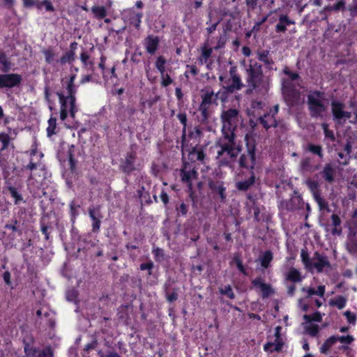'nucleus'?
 I'll return each mask as SVG.
<instances>
[{
    "mask_svg": "<svg viewBox=\"0 0 357 357\" xmlns=\"http://www.w3.org/2000/svg\"><path fill=\"white\" fill-rule=\"evenodd\" d=\"M331 218L332 220V225H326L325 230L328 233V234H331L332 235L335 236V213H333L331 215Z\"/></svg>",
    "mask_w": 357,
    "mask_h": 357,
    "instance_id": "de8ad7c7",
    "label": "nucleus"
},
{
    "mask_svg": "<svg viewBox=\"0 0 357 357\" xmlns=\"http://www.w3.org/2000/svg\"><path fill=\"white\" fill-rule=\"evenodd\" d=\"M221 293L222 294H225L226 296H227L229 298L231 299H233L234 298L235 296H234V294L231 288V287L229 285L228 286H226L225 287V289H222L221 290Z\"/></svg>",
    "mask_w": 357,
    "mask_h": 357,
    "instance_id": "5fc2aeb1",
    "label": "nucleus"
},
{
    "mask_svg": "<svg viewBox=\"0 0 357 357\" xmlns=\"http://www.w3.org/2000/svg\"><path fill=\"white\" fill-rule=\"evenodd\" d=\"M92 13L98 18L102 19L107 15V11L103 6H93L91 8Z\"/></svg>",
    "mask_w": 357,
    "mask_h": 357,
    "instance_id": "f704fd0d",
    "label": "nucleus"
},
{
    "mask_svg": "<svg viewBox=\"0 0 357 357\" xmlns=\"http://www.w3.org/2000/svg\"><path fill=\"white\" fill-rule=\"evenodd\" d=\"M335 344V335L331 336L321 347L320 350L322 354H328L333 345Z\"/></svg>",
    "mask_w": 357,
    "mask_h": 357,
    "instance_id": "c756f323",
    "label": "nucleus"
},
{
    "mask_svg": "<svg viewBox=\"0 0 357 357\" xmlns=\"http://www.w3.org/2000/svg\"><path fill=\"white\" fill-rule=\"evenodd\" d=\"M307 150L314 154L318 155L320 158L322 157L321 146L310 144L307 146Z\"/></svg>",
    "mask_w": 357,
    "mask_h": 357,
    "instance_id": "37998d69",
    "label": "nucleus"
},
{
    "mask_svg": "<svg viewBox=\"0 0 357 357\" xmlns=\"http://www.w3.org/2000/svg\"><path fill=\"white\" fill-rule=\"evenodd\" d=\"M56 95L58 96L59 102L61 103V119L64 120L68 115L67 110L68 109V102H66V99L62 93L57 92Z\"/></svg>",
    "mask_w": 357,
    "mask_h": 357,
    "instance_id": "b1692460",
    "label": "nucleus"
},
{
    "mask_svg": "<svg viewBox=\"0 0 357 357\" xmlns=\"http://www.w3.org/2000/svg\"><path fill=\"white\" fill-rule=\"evenodd\" d=\"M247 82L264 75L262 73L261 66L260 64H258L257 63H255L252 65L251 64L250 66V68L247 69Z\"/></svg>",
    "mask_w": 357,
    "mask_h": 357,
    "instance_id": "f3484780",
    "label": "nucleus"
},
{
    "mask_svg": "<svg viewBox=\"0 0 357 357\" xmlns=\"http://www.w3.org/2000/svg\"><path fill=\"white\" fill-rule=\"evenodd\" d=\"M259 121L264 128L268 130L271 127H276L277 122L274 114H265L263 116L259 117Z\"/></svg>",
    "mask_w": 357,
    "mask_h": 357,
    "instance_id": "6ab92c4d",
    "label": "nucleus"
},
{
    "mask_svg": "<svg viewBox=\"0 0 357 357\" xmlns=\"http://www.w3.org/2000/svg\"><path fill=\"white\" fill-rule=\"evenodd\" d=\"M142 17V14L141 13L135 14V16L130 18V24H133L137 29H139Z\"/></svg>",
    "mask_w": 357,
    "mask_h": 357,
    "instance_id": "a18cd8bd",
    "label": "nucleus"
},
{
    "mask_svg": "<svg viewBox=\"0 0 357 357\" xmlns=\"http://www.w3.org/2000/svg\"><path fill=\"white\" fill-rule=\"evenodd\" d=\"M177 117L183 126L182 129V141H184L186 137V127H187V116L185 113H179L177 114Z\"/></svg>",
    "mask_w": 357,
    "mask_h": 357,
    "instance_id": "72a5a7b5",
    "label": "nucleus"
},
{
    "mask_svg": "<svg viewBox=\"0 0 357 357\" xmlns=\"http://www.w3.org/2000/svg\"><path fill=\"white\" fill-rule=\"evenodd\" d=\"M208 184L212 192L218 194L220 196V201L222 202H225L226 199V189L223 185V182L221 181H213L209 178Z\"/></svg>",
    "mask_w": 357,
    "mask_h": 357,
    "instance_id": "9b49d317",
    "label": "nucleus"
},
{
    "mask_svg": "<svg viewBox=\"0 0 357 357\" xmlns=\"http://www.w3.org/2000/svg\"><path fill=\"white\" fill-rule=\"evenodd\" d=\"M53 351L48 347L45 348L43 350L39 352L38 357H52Z\"/></svg>",
    "mask_w": 357,
    "mask_h": 357,
    "instance_id": "864d4df0",
    "label": "nucleus"
},
{
    "mask_svg": "<svg viewBox=\"0 0 357 357\" xmlns=\"http://www.w3.org/2000/svg\"><path fill=\"white\" fill-rule=\"evenodd\" d=\"M80 59L84 66H87L88 64L90 65L91 67H93V63L92 61L88 62L89 59V56L86 52H82L80 55Z\"/></svg>",
    "mask_w": 357,
    "mask_h": 357,
    "instance_id": "4d7b16f0",
    "label": "nucleus"
},
{
    "mask_svg": "<svg viewBox=\"0 0 357 357\" xmlns=\"http://www.w3.org/2000/svg\"><path fill=\"white\" fill-rule=\"evenodd\" d=\"M347 303V298L343 296H336V307L339 310L344 308Z\"/></svg>",
    "mask_w": 357,
    "mask_h": 357,
    "instance_id": "09e8293b",
    "label": "nucleus"
},
{
    "mask_svg": "<svg viewBox=\"0 0 357 357\" xmlns=\"http://www.w3.org/2000/svg\"><path fill=\"white\" fill-rule=\"evenodd\" d=\"M56 127V119L54 117H51L48 121V127L47 128V136L51 137L56 133L54 131Z\"/></svg>",
    "mask_w": 357,
    "mask_h": 357,
    "instance_id": "e433bc0d",
    "label": "nucleus"
},
{
    "mask_svg": "<svg viewBox=\"0 0 357 357\" xmlns=\"http://www.w3.org/2000/svg\"><path fill=\"white\" fill-rule=\"evenodd\" d=\"M269 54V52L267 50H264L258 53V59L261 62L264 63L266 65H270L273 63L272 59H270L268 56Z\"/></svg>",
    "mask_w": 357,
    "mask_h": 357,
    "instance_id": "58836bf2",
    "label": "nucleus"
},
{
    "mask_svg": "<svg viewBox=\"0 0 357 357\" xmlns=\"http://www.w3.org/2000/svg\"><path fill=\"white\" fill-rule=\"evenodd\" d=\"M301 255L305 268L311 272H313L314 270L317 272H321L324 267L329 266L326 257L320 255L317 252L314 254L312 257H310L307 252L302 250Z\"/></svg>",
    "mask_w": 357,
    "mask_h": 357,
    "instance_id": "f03ea898",
    "label": "nucleus"
},
{
    "mask_svg": "<svg viewBox=\"0 0 357 357\" xmlns=\"http://www.w3.org/2000/svg\"><path fill=\"white\" fill-rule=\"evenodd\" d=\"M256 182V176L253 171L250 172V176L248 178L238 181L236 183V188L239 191L245 192L251 188Z\"/></svg>",
    "mask_w": 357,
    "mask_h": 357,
    "instance_id": "4468645a",
    "label": "nucleus"
},
{
    "mask_svg": "<svg viewBox=\"0 0 357 357\" xmlns=\"http://www.w3.org/2000/svg\"><path fill=\"white\" fill-rule=\"evenodd\" d=\"M282 94L284 100L290 107L300 105L305 102L304 96H302L301 93L295 89L284 92Z\"/></svg>",
    "mask_w": 357,
    "mask_h": 357,
    "instance_id": "423d86ee",
    "label": "nucleus"
},
{
    "mask_svg": "<svg viewBox=\"0 0 357 357\" xmlns=\"http://www.w3.org/2000/svg\"><path fill=\"white\" fill-rule=\"evenodd\" d=\"M326 103L324 94L319 91H310L307 95L309 109L310 114L314 117L323 116L327 108Z\"/></svg>",
    "mask_w": 357,
    "mask_h": 357,
    "instance_id": "f257e3e1",
    "label": "nucleus"
},
{
    "mask_svg": "<svg viewBox=\"0 0 357 357\" xmlns=\"http://www.w3.org/2000/svg\"><path fill=\"white\" fill-rule=\"evenodd\" d=\"M181 180L183 182L189 183L192 178L196 179L197 177V172L195 169H187V165H185L183 169H181Z\"/></svg>",
    "mask_w": 357,
    "mask_h": 357,
    "instance_id": "412c9836",
    "label": "nucleus"
},
{
    "mask_svg": "<svg viewBox=\"0 0 357 357\" xmlns=\"http://www.w3.org/2000/svg\"><path fill=\"white\" fill-rule=\"evenodd\" d=\"M343 316L345 317L347 324L352 326H355L357 322V315L355 312L351 310H347L343 312Z\"/></svg>",
    "mask_w": 357,
    "mask_h": 357,
    "instance_id": "c85d7f7f",
    "label": "nucleus"
},
{
    "mask_svg": "<svg viewBox=\"0 0 357 357\" xmlns=\"http://www.w3.org/2000/svg\"><path fill=\"white\" fill-rule=\"evenodd\" d=\"M354 5L349 6V11L352 16H357V0H353Z\"/></svg>",
    "mask_w": 357,
    "mask_h": 357,
    "instance_id": "0e129e2a",
    "label": "nucleus"
},
{
    "mask_svg": "<svg viewBox=\"0 0 357 357\" xmlns=\"http://www.w3.org/2000/svg\"><path fill=\"white\" fill-rule=\"evenodd\" d=\"M22 81L21 75L16 73L0 74V89L7 88L11 89L19 86Z\"/></svg>",
    "mask_w": 357,
    "mask_h": 357,
    "instance_id": "39448f33",
    "label": "nucleus"
},
{
    "mask_svg": "<svg viewBox=\"0 0 357 357\" xmlns=\"http://www.w3.org/2000/svg\"><path fill=\"white\" fill-rule=\"evenodd\" d=\"M159 40L158 37H153L151 36H148L146 38V50L151 54H153L158 46Z\"/></svg>",
    "mask_w": 357,
    "mask_h": 357,
    "instance_id": "5701e85b",
    "label": "nucleus"
},
{
    "mask_svg": "<svg viewBox=\"0 0 357 357\" xmlns=\"http://www.w3.org/2000/svg\"><path fill=\"white\" fill-rule=\"evenodd\" d=\"M43 52L45 56L46 62L48 63H50L53 61L54 56V54L52 52V51L50 50H43Z\"/></svg>",
    "mask_w": 357,
    "mask_h": 357,
    "instance_id": "6e6d98bb",
    "label": "nucleus"
},
{
    "mask_svg": "<svg viewBox=\"0 0 357 357\" xmlns=\"http://www.w3.org/2000/svg\"><path fill=\"white\" fill-rule=\"evenodd\" d=\"M75 59V53L73 51H69L63 54L60 59V63L65 64L66 63H71Z\"/></svg>",
    "mask_w": 357,
    "mask_h": 357,
    "instance_id": "c9c22d12",
    "label": "nucleus"
},
{
    "mask_svg": "<svg viewBox=\"0 0 357 357\" xmlns=\"http://www.w3.org/2000/svg\"><path fill=\"white\" fill-rule=\"evenodd\" d=\"M322 177L328 182L333 181L334 169L331 164H327L321 172Z\"/></svg>",
    "mask_w": 357,
    "mask_h": 357,
    "instance_id": "a878e982",
    "label": "nucleus"
},
{
    "mask_svg": "<svg viewBox=\"0 0 357 357\" xmlns=\"http://www.w3.org/2000/svg\"><path fill=\"white\" fill-rule=\"evenodd\" d=\"M283 72L285 75L289 76L288 79L291 81H295L300 78L299 75L298 73L291 72L287 67L284 68Z\"/></svg>",
    "mask_w": 357,
    "mask_h": 357,
    "instance_id": "8fccbe9b",
    "label": "nucleus"
},
{
    "mask_svg": "<svg viewBox=\"0 0 357 357\" xmlns=\"http://www.w3.org/2000/svg\"><path fill=\"white\" fill-rule=\"evenodd\" d=\"M294 22L291 20L287 15H282L279 17L278 23L275 26L277 33H284L287 31V26L294 24Z\"/></svg>",
    "mask_w": 357,
    "mask_h": 357,
    "instance_id": "a211bd4d",
    "label": "nucleus"
},
{
    "mask_svg": "<svg viewBox=\"0 0 357 357\" xmlns=\"http://www.w3.org/2000/svg\"><path fill=\"white\" fill-rule=\"evenodd\" d=\"M343 107L344 105L342 103L336 101V121L342 119L347 120L351 117V112L344 111Z\"/></svg>",
    "mask_w": 357,
    "mask_h": 357,
    "instance_id": "aec40b11",
    "label": "nucleus"
},
{
    "mask_svg": "<svg viewBox=\"0 0 357 357\" xmlns=\"http://www.w3.org/2000/svg\"><path fill=\"white\" fill-rule=\"evenodd\" d=\"M169 284H167L166 283L165 284V294H166V298H167V300L169 302V303H172L175 301H176L178 299V294L176 291H174L173 293L172 294H169L167 291L169 287Z\"/></svg>",
    "mask_w": 357,
    "mask_h": 357,
    "instance_id": "a19ab883",
    "label": "nucleus"
},
{
    "mask_svg": "<svg viewBox=\"0 0 357 357\" xmlns=\"http://www.w3.org/2000/svg\"><path fill=\"white\" fill-rule=\"evenodd\" d=\"M351 145L350 143L348 142L345 145V147H344V151L346 152V153L344 154L342 152H338L337 153V155H338V156L340 158V160H338V162H339L340 164L345 165V164L347 163L348 160H349V158L347 156L351 153Z\"/></svg>",
    "mask_w": 357,
    "mask_h": 357,
    "instance_id": "cd10ccee",
    "label": "nucleus"
},
{
    "mask_svg": "<svg viewBox=\"0 0 357 357\" xmlns=\"http://www.w3.org/2000/svg\"><path fill=\"white\" fill-rule=\"evenodd\" d=\"M248 83L250 88L249 90L256 89L262 93L266 92L269 86L268 79L264 75L249 80L248 81Z\"/></svg>",
    "mask_w": 357,
    "mask_h": 357,
    "instance_id": "1a4fd4ad",
    "label": "nucleus"
},
{
    "mask_svg": "<svg viewBox=\"0 0 357 357\" xmlns=\"http://www.w3.org/2000/svg\"><path fill=\"white\" fill-rule=\"evenodd\" d=\"M252 284L254 287H258L260 289L262 293V297L267 298L271 294H274V290L271 287V284H266L262 282L261 278H257L252 281Z\"/></svg>",
    "mask_w": 357,
    "mask_h": 357,
    "instance_id": "ddd939ff",
    "label": "nucleus"
},
{
    "mask_svg": "<svg viewBox=\"0 0 357 357\" xmlns=\"http://www.w3.org/2000/svg\"><path fill=\"white\" fill-rule=\"evenodd\" d=\"M291 82L292 81L289 79H283V81H282V93H284V92H287V91H290V90L294 89Z\"/></svg>",
    "mask_w": 357,
    "mask_h": 357,
    "instance_id": "49530a36",
    "label": "nucleus"
},
{
    "mask_svg": "<svg viewBox=\"0 0 357 357\" xmlns=\"http://www.w3.org/2000/svg\"><path fill=\"white\" fill-rule=\"evenodd\" d=\"M162 78V85L164 86H167L168 85L172 84L173 82L172 79L167 74L165 76L164 75V77Z\"/></svg>",
    "mask_w": 357,
    "mask_h": 357,
    "instance_id": "680f3d73",
    "label": "nucleus"
},
{
    "mask_svg": "<svg viewBox=\"0 0 357 357\" xmlns=\"http://www.w3.org/2000/svg\"><path fill=\"white\" fill-rule=\"evenodd\" d=\"M234 261L236 262V266L238 268V270L242 272L244 275H247V273L243 267V265L242 264L241 260L238 257H234Z\"/></svg>",
    "mask_w": 357,
    "mask_h": 357,
    "instance_id": "bf43d9fd",
    "label": "nucleus"
},
{
    "mask_svg": "<svg viewBox=\"0 0 357 357\" xmlns=\"http://www.w3.org/2000/svg\"><path fill=\"white\" fill-rule=\"evenodd\" d=\"M42 4L43 6H45V9L47 10V11H51V12H53L54 11V6H52V3L48 1V0H44L43 2H42Z\"/></svg>",
    "mask_w": 357,
    "mask_h": 357,
    "instance_id": "e2e57ef3",
    "label": "nucleus"
},
{
    "mask_svg": "<svg viewBox=\"0 0 357 357\" xmlns=\"http://www.w3.org/2000/svg\"><path fill=\"white\" fill-rule=\"evenodd\" d=\"M135 160V153H130L127 155L125 160L120 165V169L126 174H130L135 168L134 166V162Z\"/></svg>",
    "mask_w": 357,
    "mask_h": 357,
    "instance_id": "2eb2a0df",
    "label": "nucleus"
},
{
    "mask_svg": "<svg viewBox=\"0 0 357 357\" xmlns=\"http://www.w3.org/2000/svg\"><path fill=\"white\" fill-rule=\"evenodd\" d=\"M78 296L79 292L75 289H68L66 294V298L67 301L69 302H73L77 305L79 303V299L78 298Z\"/></svg>",
    "mask_w": 357,
    "mask_h": 357,
    "instance_id": "bb28decb",
    "label": "nucleus"
},
{
    "mask_svg": "<svg viewBox=\"0 0 357 357\" xmlns=\"http://www.w3.org/2000/svg\"><path fill=\"white\" fill-rule=\"evenodd\" d=\"M322 128L324 129L326 137L333 140L334 139L333 132L332 130H330L328 129V126L326 123H323Z\"/></svg>",
    "mask_w": 357,
    "mask_h": 357,
    "instance_id": "13d9d810",
    "label": "nucleus"
},
{
    "mask_svg": "<svg viewBox=\"0 0 357 357\" xmlns=\"http://www.w3.org/2000/svg\"><path fill=\"white\" fill-rule=\"evenodd\" d=\"M190 155H196L197 160L199 161H203L205 158V154L202 150H197L196 148H193L190 151Z\"/></svg>",
    "mask_w": 357,
    "mask_h": 357,
    "instance_id": "3c124183",
    "label": "nucleus"
},
{
    "mask_svg": "<svg viewBox=\"0 0 357 357\" xmlns=\"http://www.w3.org/2000/svg\"><path fill=\"white\" fill-rule=\"evenodd\" d=\"M8 190L10 193L11 196L15 198V204H18L20 201L22 200V195L17 191V189L11 185L7 187Z\"/></svg>",
    "mask_w": 357,
    "mask_h": 357,
    "instance_id": "ea45409f",
    "label": "nucleus"
},
{
    "mask_svg": "<svg viewBox=\"0 0 357 357\" xmlns=\"http://www.w3.org/2000/svg\"><path fill=\"white\" fill-rule=\"evenodd\" d=\"M354 340L355 338L352 335H336V342L340 343L338 349L346 353L347 355L351 351L350 345Z\"/></svg>",
    "mask_w": 357,
    "mask_h": 357,
    "instance_id": "9d476101",
    "label": "nucleus"
},
{
    "mask_svg": "<svg viewBox=\"0 0 357 357\" xmlns=\"http://www.w3.org/2000/svg\"><path fill=\"white\" fill-rule=\"evenodd\" d=\"M153 267V264L152 262L149 263H143L140 265V269L144 270H149L151 271Z\"/></svg>",
    "mask_w": 357,
    "mask_h": 357,
    "instance_id": "69168bd1",
    "label": "nucleus"
},
{
    "mask_svg": "<svg viewBox=\"0 0 357 357\" xmlns=\"http://www.w3.org/2000/svg\"><path fill=\"white\" fill-rule=\"evenodd\" d=\"M255 147H248L247 154H243L239 159V165L243 168H249L252 171L255 165Z\"/></svg>",
    "mask_w": 357,
    "mask_h": 357,
    "instance_id": "0eeeda50",
    "label": "nucleus"
},
{
    "mask_svg": "<svg viewBox=\"0 0 357 357\" xmlns=\"http://www.w3.org/2000/svg\"><path fill=\"white\" fill-rule=\"evenodd\" d=\"M89 213L91 218L93 220V231L97 232L100 229V218L102 215L100 213V207L90 208L89 209Z\"/></svg>",
    "mask_w": 357,
    "mask_h": 357,
    "instance_id": "dca6fc26",
    "label": "nucleus"
},
{
    "mask_svg": "<svg viewBox=\"0 0 357 357\" xmlns=\"http://www.w3.org/2000/svg\"><path fill=\"white\" fill-rule=\"evenodd\" d=\"M314 197L315 200L318 203L321 210L326 209L328 212L330 211V209L328 207L326 202L325 201V199L320 197L318 192H314Z\"/></svg>",
    "mask_w": 357,
    "mask_h": 357,
    "instance_id": "4c0bfd02",
    "label": "nucleus"
},
{
    "mask_svg": "<svg viewBox=\"0 0 357 357\" xmlns=\"http://www.w3.org/2000/svg\"><path fill=\"white\" fill-rule=\"evenodd\" d=\"M303 319L305 320L307 323H310L312 321H321V314L318 312L314 313L312 316L308 314H305L303 316Z\"/></svg>",
    "mask_w": 357,
    "mask_h": 357,
    "instance_id": "79ce46f5",
    "label": "nucleus"
},
{
    "mask_svg": "<svg viewBox=\"0 0 357 357\" xmlns=\"http://www.w3.org/2000/svg\"><path fill=\"white\" fill-rule=\"evenodd\" d=\"M68 96L65 97L66 102H69V112L71 117L74 118L77 109L75 107V86L74 84H68L67 86Z\"/></svg>",
    "mask_w": 357,
    "mask_h": 357,
    "instance_id": "f8f14e48",
    "label": "nucleus"
},
{
    "mask_svg": "<svg viewBox=\"0 0 357 357\" xmlns=\"http://www.w3.org/2000/svg\"><path fill=\"white\" fill-rule=\"evenodd\" d=\"M302 291H306L307 293V298H309L312 295H318L319 296H323L324 294V286H319L317 290H315L313 288L306 289L303 287L302 288Z\"/></svg>",
    "mask_w": 357,
    "mask_h": 357,
    "instance_id": "2f4dec72",
    "label": "nucleus"
},
{
    "mask_svg": "<svg viewBox=\"0 0 357 357\" xmlns=\"http://www.w3.org/2000/svg\"><path fill=\"white\" fill-rule=\"evenodd\" d=\"M273 259V253L270 250L266 251L260 258L261 265L267 268Z\"/></svg>",
    "mask_w": 357,
    "mask_h": 357,
    "instance_id": "7c9ffc66",
    "label": "nucleus"
},
{
    "mask_svg": "<svg viewBox=\"0 0 357 357\" xmlns=\"http://www.w3.org/2000/svg\"><path fill=\"white\" fill-rule=\"evenodd\" d=\"M239 112L236 109H229L222 113L223 122L222 132L224 137H235L234 131L237 127Z\"/></svg>",
    "mask_w": 357,
    "mask_h": 357,
    "instance_id": "7ed1b4c3",
    "label": "nucleus"
},
{
    "mask_svg": "<svg viewBox=\"0 0 357 357\" xmlns=\"http://www.w3.org/2000/svg\"><path fill=\"white\" fill-rule=\"evenodd\" d=\"M165 63H166V60L165 59V58L162 56H159L156 61V63H155L156 68L165 66Z\"/></svg>",
    "mask_w": 357,
    "mask_h": 357,
    "instance_id": "338daca9",
    "label": "nucleus"
},
{
    "mask_svg": "<svg viewBox=\"0 0 357 357\" xmlns=\"http://www.w3.org/2000/svg\"><path fill=\"white\" fill-rule=\"evenodd\" d=\"M208 107H209L203 106V105H199V110L202 113V121H206L209 116L210 114L208 112Z\"/></svg>",
    "mask_w": 357,
    "mask_h": 357,
    "instance_id": "603ef678",
    "label": "nucleus"
},
{
    "mask_svg": "<svg viewBox=\"0 0 357 357\" xmlns=\"http://www.w3.org/2000/svg\"><path fill=\"white\" fill-rule=\"evenodd\" d=\"M0 63L2 65L0 70L3 73H8L11 69V63L3 51H0Z\"/></svg>",
    "mask_w": 357,
    "mask_h": 357,
    "instance_id": "393cba45",
    "label": "nucleus"
},
{
    "mask_svg": "<svg viewBox=\"0 0 357 357\" xmlns=\"http://www.w3.org/2000/svg\"><path fill=\"white\" fill-rule=\"evenodd\" d=\"M227 140V142H220V150L218 151V157L222 156L225 153H227L231 158H236L238 153L241 152V149L239 146H237L234 140V137H224Z\"/></svg>",
    "mask_w": 357,
    "mask_h": 357,
    "instance_id": "20e7f679",
    "label": "nucleus"
},
{
    "mask_svg": "<svg viewBox=\"0 0 357 357\" xmlns=\"http://www.w3.org/2000/svg\"><path fill=\"white\" fill-rule=\"evenodd\" d=\"M202 98V100L200 105L209 107L217 100L218 94H215L213 91H207Z\"/></svg>",
    "mask_w": 357,
    "mask_h": 357,
    "instance_id": "4be33fe9",
    "label": "nucleus"
},
{
    "mask_svg": "<svg viewBox=\"0 0 357 357\" xmlns=\"http://www.w3.org/2000/svg\"><path fill=\"white\" fill-rule=\"evenodd\" d=\"M287 279L294 282H301L302 280L300 272L294 268L290 269L287 276Z\"/></svg>",
    "mask_w": 357,
    "mask_h": 357,
    "instance_id": "473e14b6",
    "label": "nucleus"
},
{
    "mask_svg": "<svg viewBox=\"0 0 357 357\" xmlns=\"http://www.w3.org/2000/svg\"><path fill=\"white\" fill-rule=\"evenodd\" d=\"M10 137L8 135L5 133L0 134V142L2 143V147L1 149V151L5 150L8 148L9 144Z\"/></svg>",
    "mask_w": 357,
    "mask_h": 357,
    "instance_id": "c03bdc74",
    "label": "nucleus"
},
{
    "mask_svg": "<svg viewBox=\"0 0 357 357\" xmlns=\"http://www.w3.org/2000/svg\"><path fill=\"white\" fill-rule=\"evenodd\" d=\"M229 75L232 83L229 85L224 86L223 87L228 93H234L236 91L240 90L243 87V84L239 75L236 73V66H233L230 68Z\"/></svg>",
    "mask_w": 357,
    "mask_h": 357,
    "instance_id": "6e6552de",
    "label": "nucleus"
},
{
    "mask_svg": "<svg viewBox=\"0 0 357 357\" xmlns=\"http://www.w3.org/2000/svg\"><path fill=\"white\" fill-rule=\"evenodd\" d=\"M98 343L96 340L92 341L91 343H89L86 345L84 350L89 351L91 349H93L96 347Z\"/></svg>",
    "mask_w": 357,
    "mask_h": 357,
    "instance_id": "774afa93",
    "label": "nucleus"
},
{
    "mask_svg": "<svg viewBox=\"0 0 357 357\" xmlns=\"http://www.w3.org/2000/svg\"><path fill=\"white\" fill-rule=\"evenodd\" d=\"M306 330L311 336H315L318 333V327L316 325L306 326Z\"/></svg>",
    "mask_w": 357,
    "mask_h": 357,
    "instance_id": "052dcab7",
    "label": "nucleus"
}]
</instances>
